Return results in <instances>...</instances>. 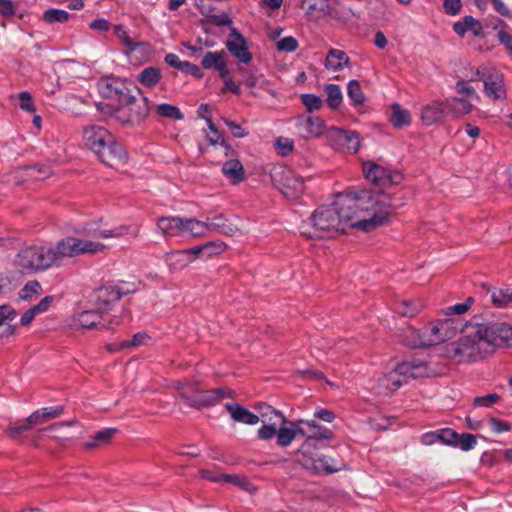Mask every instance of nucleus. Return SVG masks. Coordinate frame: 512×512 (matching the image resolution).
Here are the masks:
<instances>
[{"mask_svg":"<svg viewBox=\"0 0 512 512\" xmlns=\"http://www.w3.org/2000/svg\"><path fill=\"white\" fill-rule=\"evenodd\" d=\"M391 197L366 189L347 190L336 195L331 205L318 207L300 227L307 238H333L347 227L370 232L389 220Z\"/></svg>","mask_w":512,"mask_h":512,"instance_id":"nucleus-1","label":"nucleus"},{"mask_svg":"<svg viewBox=\"0 0 512 512\" xmlns=\"http://www.w3.org/2000/svg\"><path fill=\"white\" fill-rule=\"evenodd\" d=\"M105 245L91 240L66 237L54 245H32L22 249L16 257L17 266L24 272L45 271L65 265L66 260L85 253H99Z\"/></svg>","mask_w":512,"mask_h":512,"instance_id":"nucleus-2","label":"nucleus"},{"mask_svg":"<svg viewBox=\"0 0 512 512\" xmlns=\"http://www.w3.org/2000/svg\"><path fill=\"white\" fill-rule=\"evenodd\" d=\"M456 327L451 320H439L419 330L408 328L403 343L412 348L432 346L453 338Z\"/></svg>","mask_w":512,"mask_h":512,"instance_id":"nucleus-3","label":"nucleus"},{"mask_svg":"<svg viewBox=\"0 0 512 512\" xmlns=\"http://www.w3.org/2000/svg\"><path fill=\"white\" fill-rule=\"evenodd\" d=\"M475 323L466 326L465 335L446 346V355L456 363H469L489 353L486 344L474 334Z\"/></svg>","mask_w":512,"mask_h":512,"instance_id":"nucleus-4","label":"nucleus"},{"mask_svg":"<svg viewBox=\"0 0 512 512\" xmlns=\"http://www.w3.org/2000/svg\"><path fill=\"white\" fill-rule=\"evenodd\" d=\"M434 374L426 362L412 359L399 363L394 370L380 378L379 382L387 390L395 391L410 379L430 377Z\"/></svg>","mask_w":512,"mask_h":512,"instance_id":"nucleus-5","label":"nucleus"},{"mask_svg":"<svg viewBox=\"0 0 512 512\" xmlns=\"http://www.w3.org/2000/svg\"><path fill=\"white\" fill-rule=\"evenodd\" d=\"M149 101L145 96L136 98L129 93L114 111V118L121 124L139 125L148 117Z\"/></svg>","mask_w":512,"mask_h":512,"instance_id":"nucleus-6","label":"nucleus"},{"mask_svg":"<svg viewBox=\"0 0 512 512\" xmlns=\"http://www.w3.org/2000/svg\"><path fill=\"white\" fill-rule=\"evenodd\" d=\"M474 334L486 344L489 353L498 346H512V326L506 323H475Z\"/></svg>","mask_w":512,"mask_h":512,"instance_id":"nucleus-7","label":"nucleus"},{"mask_svg":"<svg viewBox=\"0 0 512 512\" xmlns=\"http://www.w3.org/2000/svg\"><path fill=\"white\" fill-rule=\"evenodd\" d=\"M273 185L287 198L297 199L304 193V180L288 167H275L271 172Z\"/></svg>","mask_w":512,"mask_h":512,"instance_id":"nucleus-8","label":"nucleus"},{"mask_svg":"<svg viewBox=\"0 0 512 512\" xmlns=\"http://www.w3.org/2000/svg\"><path fill=\"white\" fill-rule=\"evenodd\" d=\"M63 413V406H49L37 409L25 419L24 423L19 425L10 424L6 428L5 433L12 439H18L22 432L29 431L37 425L45 424L50 420L58 418Z\"/></svg>","mask_w":512,"mask_h":512,"instance_id":"nucleus-9","label":"nucleus"},{"mask_svg":"<svg viewBox=\"0 0 512 512\" xmlns=\"http://www.w3.org/2000/svg\"><path fill=\"white\" fill-rule=\"evenodd\" d=\"M298 461L306 469L316 473L332 474L344 470L346 464L328 456L313 457L310 453L298 454Z\"/></svg>","mask_w":512,"mask_h":512,"instance_id":"nucleus-10","label":"nucleus"},{"mask_svg":"<svg viewBox=\"0 0 512 512\" xmlns=\"http://www.w3.org/2000/svg\"><path fill=\"white\" fill-rule=\"evenodd\" d=\"M328 141L334 149L350 153H356L360 145L357 132L336 127L328 131Z\"/></svg>","mask_w":512,"mask_h":512,"instance_id":"nucleus-11","label":"nucleus"},{"mask_svg":"<svg viewBox=\"0 0 512 512\" xmlns=\"http://www.w3.org/2000/svg\"><path fill=\"white\" fill-rule=\"evenodd\" d=\"M134 290L124 289L119 286H103L95 291V305L97 309L107 313L117 303L123 295L129 294Z\"/></svg>","mask_w":512,"mask_h":512,"instance_id":"nucleus-12","label":"nucleus"},{"mask_svg":"<svg viewBox=\"0 0 512 512\" xmlns=\"http://www.w3.org/2000/svg\"><path fill=\"white\" fill-rule=\"evenodd\" d=\"M99 93L108 99H115L118 103L122 102L126 95L130 93L126 81L118 77L106 76L97 82Z\"/></svg>","mask_w":512,"mask_h":512,"instance_id":"nucleus-13","label":"nucleus"},{"mask_svg":"<svg viewBox=\"0 0 512 512\" xmlns=\"http://www.w3.org/2000/svg\"><path fill=\"white\" fill-rule=\"evenodd\" d=\"M296 133L304 139L319 137L324 132V122L319 117L298 115L294 118Z\"/></svg>","mask_w":512,"mask_h":512,"instance_id":"nucleus-14","label":"nucleus"},{"mask_svg":"<svg viewBox=\"0 0 512 512\" xmlns=\"http://www.w3.org/2000/svg\"><path fill=\"white\" fill-rule=\"evenodd\" d=\"M95 154H97L99 159L109 167H114L117 164L126 162L127 160L126 150L120 143L113 139V136L110 141H107L102 146L101 151H97Z\"/></svg>","mask_w":512,"mask_h":512,"instance_id":"nucleus-15","label":"nucleus"},{"mask_svg":"<svg viewBox=\"0 0 512 512\" xmlns=\"http://www.w3.org/2000/svg\"><path fill=\"white\" fill-rule=\"evenodd\" d=\"M226 48L235 58L244 64H248L252 60V54L248 50L246 39L235 28L231 29L228 35Z\"/></svg>","mask_w":512,"mask_h":512,"instance_id":"nucleus-16","label":"nucleus"},{"mask_svg":"<svg viewBox=\"0 0 512 512\" xmlns=\"http://www.w3.org/2000/svg\"><path fill=\"white\" fill-rule=\"evenodd\" d=\"M300 423H305L309 428V435L301 447L298 449V454L310 453L314 448V440H329L333 437L332 432L319 425L315 420H300Z\"/></svg>","mask_w":512,"mask_h":512,"instance_id":"nucleus-17","label":"nucleus"},{"mask_svg":"<svg viewBox=\"0 0 512 512\" xmlns=\"http://www.w3.org/2000/svg\"><path fill=\"white\" fill-rule=\"evenodd\" d=\"M112 135L101 126L91 125L83 130L85 145L94 153L101 151L102 146L111 140Z\"/></svg>","mask_w":512,"mask_h":512,"instance_id":"nucleus-18","label":"nucleus"},{"mask_svg":"<svg viewBox=\"0 0 512 512\" xmlns=\"http://www.w3.org/2000/svg\"><path fill=\"white\" fill-rule=\"evenodd\" d=\"M363 173L367 180L377 186L397 183V180L393 179V176L386 168L372 161H368L363 164Z\"/></svg>","mask_w":512,"mask_h":512,"instance_id":"nucleus-19","label":"nucleus"},{"mask_svg":"<svg viewBox=\"0 0 512 512\" xmlns=\"http://www.w3.org/2000/svg\"><path fill=\"white\" fill-rule=\"evenodd\" d=\"M446 114L445 102L432 101L421 108L420 118L424 125L431 126L441 122Z\"/></svg>","mask_w":512,"mask_h":512,"instance_id":"nucleus-20","label":"nucleus"},{"mask_svg":"<svg viewBox=\"0 0 512 512\" xmlns=\"http://www.w3.org/2000/svg\"><path fill=\"white\" fill-rule=\"evenodd\" d=\"M230 391L223 388H217L213 390H201L199 389L195 394L194 399L191 402V407L200 408L213 406L218 403L224 397H229Z\"/></svg>","mask_w":512,"mask_h":512,"instance_id":"nucleus-21","label":"nucleus"},{"mask_svg":"<svg viewBox=\"0 0 512 512\" xmlns=\"http://www.w3.org/2000/svg\"><path fill=\"white\" fill-rule=\"evenodd\" d=\"M76 321L83 328L109 329L112 321L103 320V313L97 310H86L77 315Z\"/></svg>","mask_w":512,"mask_h":512,"instance_id":"nucleus-22","label":"nucleus"},{"mask_svg":"<svg viewBox=\"0 0 512 512\" xmlns=\"http://www.w3.org/2000/svg\"><path fill=\"white\" fill-rule=\"evenodd\" d=\"M484 89L488 97L501 99L505 96L503 77L497 72L483 74Z\"/></svg>","mask_w":512,"mask_h":512,"instance_id":"nucleus-23","label":"nucleus"},{"mask_svg":"<svg viewBox=\"0 0 512 512\" xmlns=\"http://www.w3.org/2000/svg\"><path fill=\"white\" fill-rule=\"evenodd\" d=\"M226 410L235 422L243 423L246 425H255L260 421V417L244 406L238 403H227Z\"/></svg>","mask_w":512,"mask_h":512,"instance_id":"nucleus-24","label":"nucleus"},{"mask_svg":"<svg viewBox=\"0 0 512 512\" xmlns=\"http://www.w3.org/2000/svg\"><path fill=\"white\" fill-rule=\"evenodd\" d=\"M203 222L207 226V235L215 232L233 236L238 231V228L230 223L222 214L216 215L212 218H207Z\"/></svg>","mask_w":512,"mask_h":512,"instance_id":"nucleus-25","label":"nucleus"},{"mask_svg":"<svg viewBox=\"0 0 512 512\" xmlns=\"http://www.w3.org/2000/svg\"><path fill=\"white\" fill-rule=\"evenodd\" d=\"M180 235L192 237H204L207 235V226L196 218L181 217Z\"/></svg>","mask_w":512,"mask_h":512,"instance_id":"nucleus-26","label":"nucleus"},{"mask_svg":"<svg viewBox=\"0 0 512 512\" xmlns=\"http://www.w3.org/2000/svg\"><path fill=\"white\" fill-rule=\"evenodd\" d=\"M222 172L232 184H238L244 180V168L237 159H230L222 166Z\"/></svg>","mask_w":512,"mask_h":512,"instance_id":"nucleus-27","label":"nucleus"},{"mask_svg":"<svg viewBox=\"0 0 512 512\" xmlns=\"http://www.w3.org/2000/svg\"><path fill=\"white\" fill-rule=\"evenodd\" d=\"M181 217L179 216H167L160 217L157 220V229L167 237L179 236L180 235V224Z\"/></svg>","mask_w":512,"mask_h":512,"instance_id":"nucleus-28","label":"nucleus"},{"mask_svg":"<svg viewBox=\"0 0 512 512\" xmlns=\"http://www.w3.org/2000/svg\"><path fill=\"white\" fill-rule=\"evenodd\" d=\"M348 63L349 57L344 51L332 48L328 51L324 65L328 70L337 72L348 65Z\"/></svg>","mask_w":512,"mask_h":512,"instance_id":"nucleus-29","label":"nucleus"},{"mask_svg":"<svg viewBox=\"0 0 512 512\" xmlns=\"http://www.w3.org/2000/svg\"><path fill=\"white\" fill-rule=\"evenodd\" d=\"M447 114L455 117L465 115L471 112L472 104L464 99L450 98L445 101Z\"/></svg>","mask_w":512,"mask_h":512,"instance_id":"nucleus-30","label":"nucleus"},{"mask_svg":"<svg viewBox=\"0 0 512 512\" xmlns=\"http://www.w3.org/2000/svg\"><path fill=\"white\" fill-rule=\"evenodd\" d=\"M162 78L160 69L156 67H146L138 75L137 80L146 87L156 86Z\"/></svg>","mask_w":512,"mask_h":512,"instance_id":"nucleus-31","label":"nucleus"},{"mask_svg":"<svg viewBox=\"0 0 512 512\" xmlns=\"http://www.w3.org/2000/svg\"><path fill=\"white\" fill-rule=\"evenodd\" d=\"M257 410L259 411V417H260V420L263 422V423H267V422H274V419H280L281 421V424L282 423H287V419L284 417V415L274 409L272 406L266 404V403H259L257 406H256Z\"/></svg>","mask_w":512,"mask_h":512,"instance_id":"nucleus-32","label":"nucleus"},{"mask_svg":"<svg viewBox=\"0 0 512 512\" xmlns=\"http://www.w3.org/2000/svg\"><path fill=\"white\" fill-rule=\"evenodd\" d=\"M491 301L497 308L507 307L512 302V288H493Z\"/></svg>","mask_w":512,"mask_h":512,"instance_id":"nucleus-33","label":"nucleus"},{"mask_svg":"<svg viewBox=\"0 0 512 512\" xmlns=\"http://www.w3.org/2000/svg\"><path fill=\"white\" fill-rule=\"evenodd\" d=\"M391 123L396 128H402L407 126L411 122L410 112L406 109H403L398 103H394L391 107Z\"/></svg>","mask_w":512,"mask_h":512,"instance_id":"nucleus-34","label":"nucleus"},{"mask_svg":"<svg viewBox=\"0 0 512 512\" xmlns=\"http://www.w3.org/2000/svg\"><path fill=\"white\" fill-rule=\"evenodd\" d=\"M226 61V53L222 50L219 52H207L202 61L201 65L204 69H216L223 67V63Z\"/></svg>","mask_w":512,"mask_h":512,"instance_id":"nucleus-35","label":"nucleus"},{"mask_svg":"<svg viewBox=\"0 0 512 512\" xmlns=\"http://www.w3.org/2000/svg\"><path fill=\"white\" fill-rule=\"evenodd\" d=\"M167 263L171 269H182L191 263L185 250L173 251L167 254Z\"/></svg>","mask_w":512,"mask_h":512,"instance_id":"nucleus-36","label":"nucleus"},{"mask_svg":"<svg viewBox=\"0 0 512 512\" xmlns=\"http://www.w3.org/2000/svg\"><path fill=\"white\" fill-rule=\"evenodd\" d=\"M69 18L70 14L63 9L50 8L42 14V20L47 24L65 23Z\"/></svg>","mask_w":512,"mask_h":512,"instance_id":"nucleus-37","label":"nucleus"},{"mask_svg":"<svg viewBox=\"0 0 512 512\" xmlns=\"http://www.w3.org/2000/svg\"><path fill=\"white\" fill-rule=\"evenodd\" d=\"M155 113L158 117L169 118L173 120H182L184 118L180 109L174 105L163 103L155 107Z\"/></svg>","mask_w":512,"mask_h":512,"instance_id":"nucleus-38","label":"nucleus"},{"mask_svg":"<svg viewBox=\"0 0 512 512\" xmlns=\"http://www.w3.org/2000/svg\"><path fill=\"white\" fill-rule=\"evenodd\" d=\"M324 90L327 95V104L333 109L338 108L343 100L340 87L336 84H328Z\"/></svg>","mask_w":512,"mask_h":512,"instance_id":"nucleus-39","label":"nucleus"},{"mask_svg":"<svg viewBox=\"0 0 512 512\" xmlns=\"http://www.w3.org/2000/svg\"><path fill=\"white\" fill-rule=\"evenodd\" d=\"M199 388L196 382H183L177 386L179 396L191 406V402L197 394Z\"/></svg>","mask_w":512,"mask_h":512,"instance_id":"nucleus-40","label":"nucleus"},{"mask_svg":"<svg viewBox=\"0 0 512 512\" xmlns=\"http://www.w3.org/2000/svg\"><path fill=\"white\" fill-rule=\"evenodd\" d=\"M114 32L117 38L122 42V44L127 48L128 52H133L137 49L138 43L134 42L132 38L129 36L128 29L121 24L114 26Z\"/></svg>","mask_w":512,"mask_h":512,"instance_id":"nucleus-41","label":"nucleus"},{"mask_svg":"<svg viewBox=\"0 0 512 512\" xmlns=\"http://www.w3.org/2000/svg\"><path fill=\"white\" fill-rule=\"evenodd\" d=\"M423 308L421 301H403L396 307L397 313L402 316L413 317Z\"/></svg>","mask_w":512,"mask_h":512,"instance_id":"nucleus-42","label":"nucleus"},{"mask_svg":"<svg viewBox=\"0 0 512 512\" xmlns=\"http://www.w3.org/2000/svg\"><path fill=\"white\" fill-rule=\"evenodd\" d=\"M353 17L359 18V15L357 13H355L349 7L340 6V7H333L330 18L345 25L348 22H350V20Z\"/></svg>","mask_w":512,"mask_h":512,"instance_id":"nucleus-43","label":"nucleus"},{"mask_svg":"<svg viewBox=\"0 0 512 512\" xmlns=\"http://www.w3.org/2000/svg\"><path fill=\"white\" fill-rule=\"evenodd\" d=\"M347 94L355 106L362 105L365 101V96L357 80H351L348 83Z\"/></svg>","mask_w":512,"mask_h":512,"instance_id":"nucleus-44","label":"nucleus"},{"mask_svg":"<svg viewBox=\"0 0 512 512\" xmlns=\"http://www.w3.org/2000/svg\"><path fill=\"white\" fill-rule=\"evenodd\" d=\"M222 482L230 483L248 492H252L254 490L248 478L242 475L224 474Z\"/></svg>","mask_w":512,"mask_h":512,"instance_id":"nucleus-45","label":"nucleus"},{"mask_svg":"<svg viewBox=\"0 0 512 512\" xmlns=\"http://www.w3.org/2000/svg\"><path fill=\"white\" fill-rule=\"evenodd\" d=\"M115 433H116V429H113V428L103 429V430L97 432L94 436L93 441L91 443H87L86 446L88 448H93L99 444L108 443L112 439V437L114 436Z\"/></svg>","mask_w":512,"mask_h":512,"instance_id":"nucleus-46","label":"nucleus"},{"mask_svg":"<svg viewBox=\"0 0 512 512\" xmlns=\"http://www.w3.org/2000/svg\"><path fill=\"white\" fill-rule=\"evenodd\" d=\"M224 243L221 241H209L201 245L202 257H212L224 251Z\"/></svg>","mask_w":512,"mask_h":512,"instance_id":"nucleus-47","label":"nucleus"},{"mask_svg":"<svg viewBox=\"0 0 512 512\" xmlns=\"http://www.w3.org/2000/svg\"><path fill=\"white\" fill-rule=\"evenodd\" d=\"M277 444L279 446H288L295 438L292 430V426H281L277 429Z\"/></svg>","mask_w":512,"mask_h":512,"instance_id":"nucleus-48","label":"nucleus"},{"mask_svg":"<svg viewBox=\"0 0 512 512\" xmlns=\"http://www.w3.org/2000/svg\"><path fill=\"white\" fill-rule=\"evenodd\" d=\"M128 231L125 226H119L112 229H101L94 233L95 237L98 238H119L124 236Z\"/></svg>","mask_w":512,"mask_h":512,"instance_id":"nucleus-49","label":"nucleus"},{"mask_svg":"<svg viewBox=\"0 0 512 512\" xmlns=\"http://www.w3.org/2000/svg\"><path fill=\"white\" fill-rule=\"evenodd\" d=\"M301 100L309 114L322 107V99L314 94H302Z\"/></svg>","mask_w":512,"mask_h":512,"instance_id":"nucleus-50","label":"nucleus"},{"mask_svg":"<svg viewBox=\"0 0 512 512\" xmlns=\"http://www.w3.org/2000/svg\"><path fill=\"white\" fill-rule=\"evenodd\" d=\"M476 444L477 440L473 434L463 433L461 435L458 434L455 446L460 447L463 451H469L473 449Z\"/></svg>","mask_w":512,"mask_h":512,"instance_id":"nucleus-51","label":"nucleus"},{"mask_svg":"<svg viewBox=\"0 0 512 512\" xmlns=\"http://www.w3.org/2000/svg\"><path fill=\"white\" fill-rule=\"evenodd\" d=\"M500 399L497 393H490L484 396H477L473 399L474 407H491L496 404Z\"/></svg>","mask_w":512,"mask_h":512,"instance_id":"nucleus-52","label":"nucleus"},{"mask_svg":"<svg viewBox=\"0 0 512 512\" xmlns=\"http://www.w3.org/2000/svg\"><path fill=\"white\" fill-rule=\"evenodd\" d=\"M473 303H474V299L472 297H469L463 303H458V304L447 307L444 310L445 315L464 314L465 312H467L470 309V307Z\"/></svg>","mask_w":512,"mask_h":512,"instance_id":"nucleus-53","label":"nucleus"},{"mask_svg":"<svg viewBox=\"0 0 512 512\" xmlns=\"http://www.w3.org/2000/svg\"><path fill=\"white\" fill-rule=\"evenodd\" d=\"M439 442L454 446L458 438V433L450 428L438 430Z\"/></svg>","mask_w":512,"mask_h":512,"instance_id":"nucleus-54","label":"nucleus"},{"mask_svg":"<svg viewBox=\"0 0 512 512\" xmlns=\"http://www.w3.org/2000/svg\"><path fill=\"white\" fill-rule=\"evenodd\" d=\"M278 51L293 52L298 48V41L292 36L284 37L276 43Z\"/></svg>","mask_w":512,"mask_h":512,"instance_id":"nucleus-55","label":"nucleus"},{"mask_svg":"<svg viewBox=\"0 0 512 512\" xmlns=\"http://www.w3.org/2000/svg\"><path fill=\"white\" fill-rule=\"evenodd\" d=\"M277 434V423L267 422L258 430V437L261 440H269Z\"/></svg>","mask_w":512,"mask_h":512,"instance_id":"nucleus-56","label":"nucleus"},{"mask_svg":"<svg viewBox=\"0 0 512 512\" xmlns=\"http://www.w3.org/2000/svg\"><path fill=\"white\" fill-rule=\"evenodd\" d=\"M315 10H318V13H319L316 16L317 18L326 17V16L331 17V12L333 10V7L330 6L327 2H322L319 7H317L316 4H312L307 9V15L312 17Z\"/></svg>","mask_w":512,"mask_h":512,"instance_id":"nucleus-57","label":"nucleus"},{"mask_svg":"<svg viewBox=\"0 0 512 512\" xmlns=\"http://www.w3.org/2000/svg\"><path fill=\"white\" fill-rule=\"evenodd\" d=\"M19 107L26 112L33 113L35 106L31 95L27 91L20 92L18 95Z\"/></svg>","mask_w":512,"mask_h":512,"instance_id":"nucleus-58","label":"nucleus"},{"mask_svg":"<svg viewBox=\"0 0 512 512\" xmlns=\"http://www.w3.org/2000/svg\"><path fill=\"white\" fill-rule=\"evenodd\" d=\"M489 426L492 432L496 434L508 432L511 430V424L509 422L494 417L489 419Z\"/></svg>","mask_w":512,"mask_h":512,"instance_id":"nucleus-59","label":"nucleus"},{"mask_svg":"<svg viewBox=\"0 0 512 512\" xmlns=\"http://www.w3.org/2000/svg\"><path fill=\"white\" fill-rule=\"evenodd\" d=\"M223 122L229 128L230 132L233 134L234 137L243 138L246 135H248V132L245 131V129L242 128L241 125H239L238 123L226 118L223 119Z\"/></svg>","mask_w":512,"mask_h":512,"instance_id":"nucleus-60","label":"nucleus"},{"mask_svg":"<svg viewBox=\"0 0 512 512\" xmlns=\"http://www.w3.org/2000/svg\"><path fill=\"white\" fill-rule=\"evenodd\" d=\"M16 317V311L8 305L0 306V326L12 321Z\"/></svg>","mask_w":512,"mask_h":512,"instance_id":"nucleus-61","label":"nucleus"},{"mask_svg":"<svg viewBox=\"0 0 512 512\" xmlns=\"http://www.w3.org/2000/svg\"><path fill=\"white\" fill-rule=\"evenodd\" d=\"M40 289L41 286L37 281L28 282L21 290L20 297L22 299L30 298L33 294H38Z\"/></svg>","mask_w":512,"mask_h":512,"instance_id":"nucleus-62","label":"nucleus"},{"mask_svg":"<svg viewBox=\"0 0 512 512\" xmlns=\"http://www.w3.org/2000/svg\"><path fill=\"white\" fill-rule=\"evenodd\" d=\"M279 154L286 156L293 150V142L287 138H279L276 142Z\"/></svg>","mask_w":512,"mask_h":512,"instance_id":"nucleus-63","label":"nucleus"},{"mask_svg":"<svg viewBox=\"0 0 512 512\" xmlns=\"http://www.w3.org/2000/svg\"><path fill=\"white\" fill-rule=\"evenodd\" d=\"M443 7L446 13L450 15H456L461 10V0H444Z\"/></svg>","mask_w":512,"mask_h":512,"instance_id":"nucleus-64","label":"nucleus"}]
</instances>
